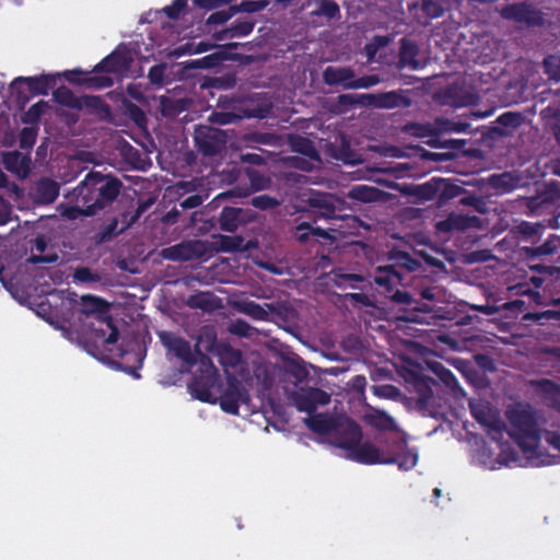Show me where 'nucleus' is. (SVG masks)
<instances>
[{
	"instance_id": "obj_24",
	"label": "nucleus",
	"mask_w": 560,
	"mask_h": 560,
	"mask_svg": "<svg viewBox=\"0 0 560 560\" xmlns=\"http://www.w3.org/2000/svg\"><path fill=\"white\" fill-rule=\"evenodd\" d=\"M354 70L350 67H327L323 72L324 82L329 85H341L345 90H352L348 85L354 81Z\"/></svg>"
},
{
	"instance_id": "obj_6",
	"label": "nucleus",
	"mask_w": 560,
	"mask_h": 560,
	"mask_svg": "<svg viewBox=\"0 0 560 560\" xmlns=\"http://www.w3.org/2000/svg\"><path fill=\"white\" fill-rule=\"evenodd\" d=\"M405 381L410 388L418 395L417 408L424 415L436 417L434 408L433 386L438 383L430 376L421 373L419 370H407Z\"/></svg>"
},
{
	"instance_id": "obj_13",
	"label": "nucleus",
	"mask_w": 560,
	"mask_h": 560,
	"mask_svg": "<svg viewBox=\"0 0 560 560\" xmlns=\"http://www.w3.org/2000/svg\"><path fill=\"white\" fill-rule=\"evenodd\" d=\"M336 199L327 192L312 190L307 198V211L317 219H332L336 217Z\"/></svg>"
},
{
	"instance_id": "obj_2",
	"label": "nucleus",
	"mask_w": 560,
	"mask_h": 560,
	"mask_svg": "<svg viewBox=\"0 0 560 560\" xmlns=\"http://www.w3.org/2000/svg\"><path fill=\"white\" fill-rule=\"evenodd\" d=\"M510 438L520 446L524 455L532 459L537 455L541 441V429L536 412L529 406H516L505 412Z\"/></svg>"
},
{
	"instance_id": "obj_26",
	"label": "nucleus",
	"mask_w": 560,
	"mask_h": 560,
	"mask_svg": "<svg viewBox=\"0 0 560 560\" xmlns=\"http://www.w3.org/2000/svg\"><path fill=\"white\" fill-rule=\"evenodd\" d=\"M14 83H25L31 95H47L56 83L57 78L51 74H42L38 77H19Z\"/></svg>"
},
{
	"instance_id": "obj_32",
	"label": "nucleus",
	"mask_w": 560,
	"mask_h": 560,
	"mask_svg": "<svg viewBox=\"0 0 560 560\" xmlns=\"http://www.w3.org/2000/svg\"><path fill=\"white\" fill-rule=\"evenodd\" d=\"M545 231L546 226L544 224L528 221H522L514 228V233L521 242H528L532 244L538 243Z\"/></svg>"
},
{
	"instance_id": "obj_63",
	"label": "nucleus",
	"mask_w": 560,
	"mask_h": 560,
	"mask_svg": "<svg viewBox=\"0 0 560 560\" xmlns=\"http://www.w3.org/2000/svg\"><path fill=\"white\" fill-rule=\"evenodd\" d=\"M250 205L260 210H268L277 207L279 202L276 198L268 195H259L252 198Z\"/></svg>"
},
{
	"instance_id": "obj_21",
	"label": "nucleus",
	"mask_w": 560,
	"mask_h": 560,
	"mask_svg": "<svg viewBox=\"0 0 560 560\" xmlns=\"http://www.w3.org/2000/svg\"><path fill=\"white\" fill-rule=\"evenodd\" d=\"M398 450L397 454L386 455V460H383L385 465H397L399 469L409 470L417 465L418 454L416 451L408 448L405 440H398L395 443Z\"/></svg>"
},
{
	"instance_id": "obj_64",
	"label": "nucleus",
	"mask_w": 560,
	"mask_h": 560,
	"mask_svg": "<svg viewBox=\"0 0 560 560\" xmlns=\"http://www.w3.org/2000/svg\"><path fill=\"white\" fill-rule=\"evenodd\" d=\"M235 13L234 8H229L228 10H220L211 13L207 19L208 25H219L228 22Z\"/></svg>"
},
{
	"instance_id": "obj_16",
	"label": "nucleus",
	"mask_w": 560,
	"mask_h": 560,
	"mask_svg": "<svg viewBox=\"0 0 560 560\" xmlns=\"http://www.w3.org/2000/svg\"><path fill=\"white\" fill-rule=\"evenodd\" d=\"M347 458L363 465L384 464L386 455L371 441L362 440L354 446L351 453L347 454Z\"/></svg>"
},
{
	"instance_id": "obj_37",
	"label": "nucleus",
	"mask_w": 560,
	"mask_h": 560,
	"mask_svg": "<svg viewBox=\"0 0 560 560\" xmlns=\"http://www.w3.org/2000/svg\"><path fill=\"white\" fill-rule=\"evenodd\" d=\"M295 238L302 243H307L312 237L315 240L318 238H325L329 240L331 238L330 234L327 230L322 229L319 226H313L310 222H301L295 226Z\"/></svg>"
},
{
	"instance_id": "obj_34",
	"label": "nucleus",
	"mask_w": 560,
	"mask_h": 560,
	"mask_svg": "<svg viewBox=\"0 0 560 560\" xmlns=\"http://www.w3.org/2000/svg\"><path fill=\"white\" fill-rule=\"evenodd\" d=\"M411 106V100L404 90L380 93L378 108L394 109L408 108Z\"/></svg>"
},
{
	"instance_id": "obj_58",
	"label": "nucleus",
	"mask_w": 560,
	"mask_h": 560,
	"mask_svg": "<svg viewBox=\"0 0 560 560\" xmlns=\"http://www.w3.org/2000/svg\"><path fill=\"white\" fill-rule=\"evenodd\" d=\"M166 63L154 65L149 69L148 79L156 86H163L165 83Z\"/></svg>"
},
{
	"instance_id": "obj_49",
	"label": "nucleus",
	"mask_w": 560,
	"mask_h": 560,
	"mask_svg": "<svg viewBox=\"0 0 560 560\" xmlns=\"http://www.w3.org/2000/svg\"><path fill=\"white\" fill-rule=\"evenodd\" d=\"M438 177H433L430 180L425 182L417 186L416 195L423 200H433L436 199L439 203V186H438Z\"/></svg>"
},
{
	"instance_id": "obj_14",
	"label": "nucleus",
	"mask_w": 560,
	"mask_h": 560,
	"mask_svg": "<svg viewBox=\"0 0 560 560\" xmlns=\"http://www.w3.org/2000/svg\"><path fill=\"white\" fill-rule=\"evenodd\" d=\"M206 252V246L201 241L183 242L162 250L165 259L173 261H188L200 258Z\"/></svg>"
},
{
	"instance_id": "obj_52",
	"label": "nucleus",
	"mask_w": 560,
	"mask_h": 560,
	"mask_svg": "<svg viewBox=\"0 0 560 560\" xmlns=\"http://www.w3.org/2000/svg\"><path fill=\"white\" fill-rule=\"evenodd\" d=\"M421 10L428 19H439L445 12L443 3L439 0H421Z\"/></svg>"
},
{
	"instance_id": "obj_50",
	"label": "nucleus",
	"mask_w": 560,
	"mask_h": 560,
	"mask_svg": "<svg viewBox=\"0 0 560 560\" xmlns=\"http://www.w3.org/2000/svg\"><path fill=\"white\" fill-rule=\"evenodd\" d=\"M214 296L209 292H200L190 295L188 299V305L192 308H200L202 311H211L214 307Z\"/></svg>"
},
{
	"instance_id": "obj_62",
	"label": "nucleus",
	"mask_w": 560,
	"mask_h": 560,
	"mask_svg": "<svg viewBox=\"0 0 560 560\" xmlns=\"http://www.w3.org/2000/svg\"><path fill=\"white\" fill-rule=\"evenodd\" d=\"M254 328L244 319L237 318L231 323L230 332L238 337H252Z\"/></svg>"
},
{
	"instance_id": "obj_28",
	"label": "nucleus",
	"mask_w": 560,
	"mask_h": 560,
	"mask_svg": "<svg viewBox=\"0 0 560 560\" xmlns=\"http://www.w3.org/2000/svg\"><path fill=\"white\" fill-rule=\"evenodd\" d=\"M535 386L545 405L560 411V384L549 378H541L535 382Z\"/></svg>"
},
{
	"instance_id": "obj_33",
	"label": "nucleus",
	"mask_w": 560,
	"mask_h": 560,
	"mask_svg": "<svg viewBox=\"0 0 560 560\" xmlns=\"http://www.w3.org/2000/svg\"><path fill=\"white\" fill-rule=\"evenodd\" d=\"M522 121L523 117L520 113L505 112L497 118L495 122L498 126H493L490 129L489 135L492 138L508 136L509 131L506 128L515 129L521 126Z\"/></svg>"
},
{
	"instance_id": "obj_38",
	"label": "nucleus",
	"mask_w": 560,
	"mask_h": 560,
	"mask_svg": "<svg viewBox=\"0 0 560 560\" xmlns=\"http://www.w3.org/2000/svg\"><path fill=\"white\" fill-rule=\"evenodd\" d=\"M365 421L369 425L380 431L397 430L394 418L383 410L372 409L371 412L365 415Z\"/></svg>"
},
{
	"instance_id": "obj_31",
	"label": "nucleus",
	"mask_w": 560,
	"mask_h": 560,
	"mask_svg": "<svg viewBox=\"0 0 560 560\" xmlns=\"http://www.w3.org/2000/svg\"><path fill=\"white\" fill-rule=\"evenodd\" d=\"M404 276L395 266H380L376 269L374 282L376 285L384 288L387 292H390L393 288L402 282Z\"/></svg>"
},
{
	"instance_id": "obj_60",
	"label": "nucleus",
	"mask_w": 560,
	"mask_h": 560,
	"mask_svg": "<svg viewBox=\"0 0 560 560\" xmlns=\"http://www.w3.org/2000/svg\"><path fill=\"white\" fill-rule=\"evenodd\" d=\"M243 238L240 236L221 235L219 249L225 253L235 252L241 248Z\"/></svg>"
},
{
	"instance_id": "obj_51",
	"label": "nucleus",
	"mask_w": 560,
	"mask_h": 560,
	"mask_svg": "<svg viewBox=\"0 0 560 560\" xmlns=\"http://www.w3.org/2000/svg\"><path fill=\"white\" fill-rule=\"evenodd\" d=\"M544 69L545 73L548 75L550 80L556 82L560 81V56L557 55H548L544 59Z\"/></svg>"
},
{
	"instance_id": "obj_1",
	"label": "nucleus",
	"mask_w": 560,
	"mask_h": 560,
	"mask_svg": "<svg viewBox=\"0 0 560 560\" xmlns=\"http://www.w3.org/2000/svg\"><path fill=\"white\" fill-rule=\"evenodd\" d=\"M122 188V182L112 175L98 171H90L74 188L79 201L86 205L88 214H98L109 210Z\"/></svg>"
},
{
	"instance_id": "obj_22",
	"label": "nucleus",
	"mask_w": 560,
	"mask_h": 560,
	"mask_svg": "<svg viewBox=\"0 0 560 560\" xmlns=\"http://www.w3.org/2000/svg\"><path fill=\"white\" fill-rule=\"evenodd\" d=\"M142 211H143V207H139L136 214L132 215L130 219H128V217H129L128 213H121V218H122L121 226H119V219L117 217L112 218L108 223L101 226L98 234H97L100 241L101 242L109 241L114 236L126 231L141 215Z\"/></svg>"
},
{
	"instance_id": "obj_44",
	"label": "nucleus",
	"mask_w": 560,
	"mask_h": 560,
	"mask_svg": "<svg viewBox=\"0 0 560 560\" xmlns=\"http://www.w3.org/2000/svg\"><path fill=\"white\" fill-rule=\"evenodd\" d=\"M68 199L71 205L65 209V217H67L70 220H77L81 217H94V214L86 213L88 207L86 205H82V202L79 201V195H77L74 189L68 196Z\"/></svg>"
},
{
	"instance_id": "obj_40",
	"label": "nucleus",
	"mask_w": 560,
	"mask_h": 560,
	"mask_svg": "<svg viewBox=\"0 0 560 560\" xmlns=\"http://www.w3.org/2000/svg\"><path fill=\"white\" fill-rule=\"evenodd\" d=\"M290 147L293 152L300 153L312 161H319L320 156L316 150L314 142L303 136H292L290 138Z\"/></svg>"
},
{
	"instance_id": "obj_56",
	"label": "nucleus",
	"mask_w": 560,
	"mask_h": 560,
	"mask_svg": "<svg viewBox=\"0 0 560 560\" xmlns=\"http://www.w3.org/2000/svg\"><path fill=\"white\" fill-rule=\"evenodd\" d=\"M37 139V130L33 127H24L19 135V145L22 150H31Z\"/></svg>"
},
{
	"instance_id": "obj_30",
	"label": "nucleus",
	"mask_w": 560,
	"mask_h": 560,
	"mask_svg": "<svg viewBox=\"0 0 560 560\" xmlns=\"http://www.w3.org/2000/svg\"><path fill=\"white\" fill-rule=\"evenodd\" d=\"M242 396L243 393L238 383L236 381H230L228 388L219 399L221 409L230 415H238Z\"/></svg>"
},
{
	"instance_id": "obj_15",
	"label": "nucleus",
	"mask_w": 560,
	"mask_h": 560,
	"mask_svg": "<svg viewBox=\"0 0 560 560\" xmlns=\"http://www.w3.org/2000/svg\"><path fill=\"white\" fill-rule=\"evenodd\" d=\"M481 226V220L477 215L451 212L444 220L436 223V230L443 233L454 231L465 232L469 229H478Z\"/></svg>"
},
{
	"instance_id": "obj_46",
	"label": "nucleus",
	"mask_w": 560,
	"mask_h": 560,
	"mask_svg": "<svg viewBox=\"0 0 560 560\" xmlns=\"http://www.w3.org/2000/svg\"><path fill=\"white\" fill-rule=\"evenodd\" d=\"M380 93L360 94L354 98L352 95L342 94L339 96L340 103L347 104H361L368 107L378 108Z\"/></svg>"
},
{
	"instance_id": "obj_61",
	"label": "nucleus",
	"mask_w": 560,
	"mask_h": 560,
	"mask_svg": "<svg viewBox=\"0 0 560 560\" xmlns=\"http://www.w3.org/2000/svg\"><path fill=\"white\" fill-rule=\"evenodd\" d=\"M188 2L187 0H174L171 5H167L163 9V12L167 18L172 20H177L182 13L187 11Z\"/></svg>"
},
{
	"instance_id": "obj_4",
	"label": "nucleus",
	"mask_w": 560,
	"mask_h": 560,
	"mask_svg": "<svg viewBox=\"0 0 560 560\" xmlns=\"http://www.w3.org/2000/svg\"><path fill=\"white\" fill-rule=\"evenodd\" d=\"M80 311L86 317L92 316L95 322L91 323V332L94 338L103 341L104 345H115L119 338V330L114 324L109 314V304L102 298L83 295L81 298Z\"/></svg>"
},
{
	"instance_id": "obj_41",
	"label": "nucleus",
	"mask_w": 560,
	"mask_h": 560,
	"mask_svg": "<svg viewBox=\"0 0 560 560\" xmlns=\"http://www.w3.org/2000/svg\"><path fill=\"white\" fill-rule=\"evenodd\" d=\"M490 183L495 189L506 194L521 186V177L516 174L504 172L499 175H492Z\"/></svg>"
},
{
	"instance_id": "obj_18",
	"label": "nucleus",
	"mask_w": 560,
	"mask_h": 560,
	"mask_svg": "<svg viewBox=\"0 0 560 560\" xmlns=\"http://www.w3.org/2000/svg\"><path fill=\"white\" fill-rule=\"evenodd\" d=\"M392 300L397 304L406 305L412 312L406 317L409 322L422 323L424 322V316L432 312V307L429 304L415 300L407 291L396 290L392 295Z\"/></svg>"
},
{
	"instance_id": "obj_27",
	"label": "nucleus",
	"mask_w": 560,
	"mask_h": 560,
	"mask_svg": "<svg viewBox=\"0 0 560 560\" xmlns=\"http://www.w3.org/2000/svg\"><path fill=\"white\" fill-rule=\"evenodd\" d=\"M203 338L207 339V342H208L207 350L208 351H211L213 349V347L215 346V343H217V335H215L214 331H212V330H203L199 335L198 341H197V343L195 346V354H196V358H197V362H199V364H200V366H199L197 372H205V371L211 372V373L212 372H218V369L212 363V360L200 350L199 345L202 342Z\"/></svg>"
},
{
	"instance_id": "obj_25",
	"label": "nucleus",
	"mask_w": 560,
	"mask_h": 560,
	"mask_svg": "<svg viewBox=\"0 0 560 560\" xmlns=\"http://www.w3.org/2000/svg\"><path fill=\"white\" fill-rule=\"evenodd\" d=\"M2 164L8 172L25 178L31 171V159L19 151H10L2 154Z\"/></svg>"
},
{
	"instance_id": "obj_42",
	"label": "nucleus",
	"mask_w": 560,
	"mask_h": 560,
	"mask_svg": "<svg viewBox=\"0 0 560 560\" xmlns=\"http://www.w3.org/2000/svg\"><path fill=\"white\" fill-rule=\"evenodd\" d=\"M439 186V206H443L450 200L460 196L465 189L452 182V179L438 177Z\"/></svg>"
},
{
	"instance_id": "obj_54",
	"label": "nucleus",
	"mask_w": 560,
	"mask_h": 560,
	"mask_svg": "<svg viewBox=\"0 0 560 560\" xmlns=\"http://www.w3.org/2000/svg\"><path fill=\"white\" fill-rule=\"evenodd\" d=\"M255 26V22L252 20L237 19L230 25L232 37H245L249 35Z\"/></svg>"
},
{
	"instance_id": "obj_17",
	"label": "nucleus",
	"mask_w": 560,
	"mask_h": 560,
	"mask_svg": "<svg viewBox=\"0 0 560 560\" xmlns=\"http://www.w3.org/2000/svg\"><path fill=\"white\" fill-rule=\"evenodd\" d=\"M253 219L254 215L248 209L224 207L220 212L219 224L222 231L233 233Z\"/></svg>"
},
{
	"instance_id": "obj_23",
	"label": "nucleus",
	"mask_w": 560,
	"mask_h": 560,
	"mask_svg": "<svg viewBox=\"0 0 560 560\" xmlns=\"http://www.w3.org/2000/svg\"><path fill=\"white\" fill-rule=\"evenodd\" d=\"M399 44L397 67L399 69L410 68L412 70H418L421 67V63L417 58L419 55L418 44L407 37H402Z\"/></svg>"
},
{
	"instance_id": "obj_3",
	"label": "nucleus",
	"mask_w": 560,
	"mask_h": 560,
	"mask_svg": "<svg viewBox=\"0 0 560 560\" xmlns=\"http://www.w3.org/2000/svg\"><path fill=\"white\" fill-rule=\"evenodd\" d=\"M133 58L126 47H118L98 62L93 72L94 75H89L81 70H73L66 72L65 77L72 83H84L89 88L104 89L114 84V80L108 73L122 74L129 70Z\"/></svg>"
},
{
	"instance_id": "obj_20",
	"label": "nucleus",
	"mask_w": 560,
	"mask_h": 560,
	"mask_svg": "<svg viewBox=\"0 0 560 560\" xmlns=\"http://www.w3.org/2000/svg\"><path fill=\"white\" fill-rule=\"evenodd\" d=\"M78 110H84L85 114L94 116L102 121H109L112 119L110 106L97 95H81Z\"/></svg>"
},
{
	"instance_id": "obj_11",
	"label": "nucleus",
	"mask_w": 560,
	"mask_h": 560,
	"mask_svg": "<svg viewBox=\"0 0 560 560\" xmlns=\"http://www.w3.org/2000/svg\"><path fill=\"white\" fill-rule=\"evenodd\" d=\"M292 400L299 411L311 415L318 406L329 404L330 395L317 387H302L292 395Z\"/></svg>"
},
{
	"instance_id": "obj_57",
	"label": "nucleus",
	"mask_w": 560,
	"mask_h": 560,
	"mask_svg": "<svg viewBox=\"0 0 560 560\" xmlns=\"http://www.w3.org/2000/svg\"><path fill=\"white\" fill-rule=\"evenodd\" d=\"M373 394L381 398L397 400L401 396L400 389L392 384L373 386Z\"/></svg>"
},
{
	"instance_id": "obj_59",
	"label": "nucleus",
	"mask_w": 560,
	"mask_h": 560,
	"mask_svg": "<svg viewBox=\"0 0 560 560\" xmlns=\"http://www.w3.org/2000/svg\"><path fill=\"white\" fill-rule=\"evenodd\" d=\"M526 318L533 319L540 325H545L550 320L560 322V311L547 310L542 312L529 313L526 315Z\"/></svg>"
},
{
	"instance_id": "obj_55",
	"label": "nucleus",
	"mask_w": 560,
	"mask_h": 560,
	"mask_svg": "<svg viewBox=\"0 0 560 560\" xmlns=\"http://www.w3.org/2000/svg\"><path fill=\"white\" fill-rule=\"evenodd\" d=\"M242 312L256 320H266L269 316L268 311L254 301L245 302Z\"/></svg>"
},
{
	"instance_id": "obj_9",
	"label": "nucleus",
	"mask_w": 560,
	"mask_h": 560,
	"mask_svg": "<svg viewBox=\"0 0 560 560\" xmlns=\"http://www.w3.org/2000/svg\"><path fill=\"white\" fill-rule=\"evenodd\" d=\"M330 436L331 443L347 455L362 440V430L354 420L347 418L343 422H336Z\"/></svg>"
},
{
	"instance_id": "obj_43",
	"label": "nucleus",
	"mask_w": 560,
	"mask_h": 560,
	"mask_svg": "<svg viewBox=\"0 0 560 560\" xmlns=\"http://www.w3.org/2000/svg\"><path fill=\"white\" fill-rule=\"evenodd\" d=\"M54 100L61 106L78 110L80 107L81 96H77L66 86H60L54 91Z\"/></svg>"
},
{
	"instance_id": "obj_35",
	"label": "nucleus",
	"mask_w": 560,
	"mask_h": 560,
	"mask_svg": "<svg viewBox=\"0 0 560 560\" xmlns=\"http://www.w3.org/2000/svg\"><path fill=\"white\" fill-rule=\"evenodd\" d=\"M337 420L326 413H311L304 419L305 425L316 434H331Z\"/></svg>"
},
{
	"instance_id": "obj_19",
	"label": "nucleus",
	"mask_w": 560,
	"mask_h": 560,
	"mask_svg": "<svg viewBox=\"0 0 560 560\" xmlns=\"http://www.w3.org/2000/svg\"><path fill=\"white\" fill-rule=\"evenodd\" d=\"M315 4L316 8L308 13L313 26H323L340 19V8L335 0H315Z\"/></svg>"
},
{
	"instance_id": "obj_29",
	"label": "nucleus",
	"mask_w": 560,
	"mask_h": 560,
	"mask_svg": "<svg viewBox=\"0 0 560 560\" xmlns=\"http://www.w3.org/2000/svg\"><path fill=\"white\" fill-rule=\"evenodd\" d=\"M59 184L49 177L40 178L34 187V199L42 205L52 203L59 196Z\"/></svg>"
},
{
	"instance_id": "obj_39",
	"label": "nucleus",
	"mask_w": 560,
	"mask_h": 560,
	"mask_svg": "<svg viewBox=\"0 0 560 560\" xmlns=\"http://www.w3.org/2000/svg\"><path fill=\"white\" fill-rule=\"evenodd\" d=\"M560 248V236L550 234L548 238L539 246L523 247L527 258L547 256L556 253Z\"/></svg>"
},
{
	"instance_id": "obj_12",
	"label": "nucleus",
	"mask_w": 560,
	"mask_h": 560,
	"mask_svg": "<svg viewBox=\"0 0 560 560\" xmlns=\"http://www.w3.org/2000/svg\"><path fill=\"white\" fill-rule=\"evenodd\" d=\"M159 336L162 345L188 368L197 363L195 349H191L186 339L167 331H162Z\"/></svg>"
},
{
	"instance_id": "obj_53",
	"label": "nucleus",
	"mask_w": 560,
	"mask_h": 560,
	"mask_svg": "<svg viewBox=\"0 0 560 560\" xmlns=\"http://www.w3.org/2000/svg\"><path fill=\"white\" fill-rule=\"evenodd\" d=\"M378 189L365 185L355 186L351 189L349 196L355 200L370 202L375 200Z\"/></svg>"
},
{
	"instance_id": "obj_7",
	"label": "nucleus",
	"mask_w": 560,
	"mask_h": 560,
	"mask_svg": "<svg viewBox=\"0 0 560 560\" xmlns=\"http://www.w3.org/2000/svg\"><path fill=\"white\" fill-rule=\"evenodd\" d=\"M225 131L208 126L199 125L194 132L195 147L203 156H214L221 153L226 145Z\"/></svg>"
},
{
	"instance_id": "obj_48",
	"label": "nucleus",
	"mask_w": 560,
	"mask_h": 560,
	"mask_svg": "<svg viewBox=\"0 0 560 560\" xmlns=\"http://www.w3.org/2000/svg\"><path fill=\"white\" fill-rule=\"evenodd\" d=\"M161 114L167 118H174L184 110V105L180 101L162 95L160 97Z\"/></svg>"
},
{
	"instance_id": "obj_5",
	"label": "nucleus",
	"mask_w": 560,
	"mask_h": 560,
	"mask_svg": "<svg viewBox=\"0 0 560 560\" xmlns=\"http://www.w3.org/2000/svg\"><path fill=\"white\" fill-rule=\"evenodd\" d=\"M523 205L530 215L551 213L553 208L560 205V184L557 182L534 184V194L524 197Z\"/></svg>"
},
{
	"instance_id": "obj_47",
	"label": "nucleus",
	"mask_w": 560,
	"mask_h": 560,
	"mask_svg": "<svg viewBox=\"0 0 560 560\" xmlns=\"http://www.w3.org/2000/svg\"><path fill=\"white\" fill-rule=\"evenodd\" d=\"M213 47H214V45L209 42H199L197 44L187 43L185 45L176 47L172 51V56L182 57L184 55L201 54V52H206V51L212 49Z\"/></svg>"
},
{
	"instance_id": "obj_8",
	"label": "nucleus",
	"mask_w": 560,
	"mask_h": 560,
	"mask_svg": "<svg viewBox=\"0 0 560 560\" xmlns=\"http://www.w3.org/2000/svg\"><path fill=\"white\" fill-rule=\"evenodd\" d=\"M502 19L527 26H541L544 24L542 13L528 2H517L504 5L500 10Z\"/></svg>"
},
{
	"instance_id": "obj_36",
	"label": "nucleus",
	"mask_w": 560,
	"mask_h": 560,
	"mask_svg": "<svg viewBox=\"0 0 560 560\" xmlns=\"http://www.w3.org/2000/svg\"><path fill=\"white\" fill-rule=\"evenodd\" d=\"M388 260L392 262L389 266H395V269L404 268L409 272L417 271L421 267L420 260L397 248L388 252Z\"/></svg>"
},
{
	"instance_id": "obj_10",
	"label": "nucleus",
	"mask_w": 560,
	"mask_h": 560,
	"mask_svg": "<svg viewBox=\"0 0 560 560\" xmlns=\"http://www.w3.org/2000/svg\"><path fill=\"white\" fill-rule=\"evenodd\" d=\"M219 372H197L188 384V388L196 399L202 402H215L217 398L212 389L219 386Z\"/></svg>"
},
{
	"instance_id": "obj_45",
	"label": "nucleus",
	"mask_w": 560,
	"mask_h": 560,
	"mask_svg": "<svg viewBox=\"0 0 560 560\" xmlns=\"http://www.w3.org/2000/svg\"><path fill=\"white\" fill-rule=\"evenodd\" d=\"M430 366L432 372L448 389L455 392L457 388H459L458 381L450 369L445 368L440 362H434Z\"/></svg>"
}]
</instances>
